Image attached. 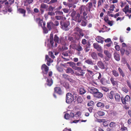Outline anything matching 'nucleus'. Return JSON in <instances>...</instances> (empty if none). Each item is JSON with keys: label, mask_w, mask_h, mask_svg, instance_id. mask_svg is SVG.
<instances>
[{"label": "nucleus", "mask_w": 131, "mask_h": 131, "mask_svg": "<svg viewBox=\"0 0 131 131\" xmlns=\"http://www.w3.org/2000/svg\"><path fill=\"white\" fill-rule=\"evenodd\" d=\"M104 20L105 21V22L107 23L110 20H109L108 17V16L105 17L104 18Z\"/></svg>", "instance_id": "338daca9"}, {"label": "nucleus", "mask_w": 131, "mask_h": 131, "mask_svg": "<svg viewBox=\"0 0 131 131\" xmlns=\"http://www.w3.org/2000/svg\"><path fill=\"white\" fill-rule=\"evenodd\" d=\"M111 8L109 9L110 11H113L114 10V9L115 8V6L114 4L110 6Z\"/></svg>", "instance_id": "bf43d9fd"}, {"label": "nucleus", "mask_w": 131, "mask_h": 131, "mask_svg": "<svg viewBox=\"0 0 131 131\" xmlns=\"http://www.w3.org/2000/svg\"><path fill=\"white\" fill-rule=\"evenodd\" d=\"M82 43L83 45L87 44V40L85 39H82Z\"/></svg>", "instance_id": "0e129e2a"}, {"label": "nucleus", "mask_w": 131, "mask_h": 131, "mask_svg": "<svg viewBox=\"0 0 131 131\" xmlns=\"http://www.w3.org/2000/svg\"><path fill=\"white\" fill-rule=\"evenodd\" d=\"M118 70L120 75L123 77H124L125 76V74L123 70L120 67L118 68Z\"/></svg>", "instance_id": "c85d7f7f"}, {"label": "nucleus", "mask_w": 131, "mask_h": 131, "mask_svg": "<svg viewBox=\"0 0 131 131\" xmlns=\"http://www.w3.org/2000/svg\"><path fill=\"white\" fill-rule=\"evenodd\" d=\"M96 106L98 107L102 108L104 107L105 105L104 103L99 102L97 103Z\"/></svg>", "instance_id": "c756f323"}, {"label": "nucleus", "mask_w": 131, "mask_h": 131, "mask_svg": "<svg viewBox=\"0 0 131 131\" xmlns=\"http://www.w3.org/2000/svg\"><path fill=\"white\" fill-rule=\"evenodd\" d=\"M47 85L49 86H51L53 83V81L51 79H50L49 77L47 79Z\"/></svg>", "instance_id": "cd10ccee"}, {"label": "nucleus", "mask_w": 131, "mask_h": 131, "mask_svg": "<svg viewBox=\"0 0 131 131\" xmlns=\"http://www.w3.org/2000/svg\"><path fill=\"white\" fill-rule=\"evenodd\" d=\"M104 53L107 57L109 58H111L112 57L111 54L108 50H104Z\"/></svg>", "instance_id": "a878e982"}, {"label": "nucleus", "mask_w": 131, "mask_h": 131, "mask_svg": "<svg viewBox=\"0 0 131 131\" xmlns=\"http://www.w3.org/2000/svg\"><path fill=\"white\" fill-rule=\"evenodd\" d=\"M49 54L50 56L52 58H55V56H54L52 52H49Z\"/></svg>", "instance_id": "4d7b16f0"}, {"label": "nucleus", "mask_w": 131, "mask_h": 131, "mask_svg": "<svg viewBox=\"0 0 131 131\" xmlns=\"http://www.w3.org/2000/svg\"><path fill=\"white\" fill-rule=\"evenodd\" d=\"M104 39V38L100 36H97L95 38V40L97 41L99 43H100L102 44L103 43Z\"/></svg>", "instance_id": "ddd939ff"}, {"label": "nucleus", "mask_w": 131, "mask_h": 131, "mask_svg": "<svg viewBox=\"0 0 131 131\" xmlns=\"http://www.w3.org/2000/svg\"><path fill=\"white\" fill-rule=\"evenodd\" d=\"M85 73L83 70L81 69V70H80L76 72L75 73V74L77 76H79L83 78Z\"/></svg>", "instance_id": "0eeeda50"}, {"label": "nucleus", "mask_w": 131, "mask_h": 131, "mask_svg": "<svg viewBox=\"0 0 131 131\" xmlns=\"http://www.w3.org/2000/svg\"><path fill=\"white\" fill-rule=\"evenodd\" d=\"M100 82L101 84L104 85H105L107 84L110 83L109 81L106 79L104 78H102L100 80Z\"/></svg>", "instance_id": "2eb2a0df"}, {"label": "nucleus", "mask_w": 131, "mask_h": 131, "mask_svg": "<svg viewBox=\"0 0 131 131\" xmlns=\"http://www.w3.org/2000/svg\"><path fill=\"white\" fill-rule=\"evenodd\" d=\"M115 98L116 101L117 102L120 101L121 99L120 95L117 93H116L115 94Z\"/></svg>", "instance_id": "393cba45"}, {"label": "nucleus", "mask_w": 131, "mask_h": 131, "mask_svg": "<svg viewBox=\"0 0 131 131\" xmlns=\"http://www.w3.org/2000/svg\"><path fill=\"white\" fill-rule=\"evenodd\" d=\"M88 5V10L89 12H90L91 11V9L93 6L92 3V2H89L86 5L87 6Z\"/></svg>", "instance_id": "f704fd0d"}, {"label": "nucleus", "mask_w": 131, "mask_h": 131, "mask_svg": "<svg viewBox=\"0 0 131 131\" xmlns=\"http://www.w3.org/2000/svg\"><path fill=\"white\" fill-rule=\"evenodd\" d=\"M74 100V96L70 93H67L66 95V102L69 104L71 103Z\"/></svg>", "instance_id": "7ed1b4c3"}, {"label": "nucleus", "mask_w": 131, "mask_h": 131, "mask_svg": "<svg viewBox=\"0 0 131 131\" xmlns=\"http://www.w3.org/2000/svg\"><path fill=\"white\" fill-rule=\"evenodd\" d=\"M49 40L52 47L53 46L54 41L55 42V47H57V43H60L63 45L61 48V50L63 51L66 50V43L65 41H64L63 38L61 37L59 40L57 35L56 34L54 36V39L53 40V34L52 33H51L50 35Z\"/></svg>", "instance_id": "f257e3e1"}, {"label": "nucleus", "mask_w": 131, "mask_h": 131, "mask_svg": "<svg viewBox=\"0 0 131 131\" xmlns=\"http://www.w3.org/2000/svg\"><path fill=\"white\" fill-rule=\"evenodd\" d=\"M86 90L84 87H80L79 88V93L80 95L84 94L86 92Z\"/></svg>", "instance_id": "412c9836"}, {"label": "nucleus", "mask_w": 131, "mask_h": 131, "mask_svg": "<svg viewBox=\"0 0 131 131\" xmlns=\"http://www.w3.org/2000/svg\"><path fill=\"white\" fill-rule=\"evenodd\" d=\"M130 97L128 95H126L125 97L122 96L121 97V100L123 104H127V102H129L130 101Z\"/></svg>", "instance_id": "39448f33"}, {"label": "nucleus", "mask_w": 131, "mask_h": 131, "mask_svg": "<svg viewBox=\"0 0 131 131\" xmlns=\"http://www.w3.org/2000/svg\"><path fill=\"white\" fill-rule=\"evenodd\" d=\"M48 5L44 4H42L41 5L40 7L43 9H46L48 7Z\"/></svg>", "instance_id": "37998d69"}, {"label": "nucleus", "mask_w": 131, "mask_h": 131, "mask_svg": "<svg viewBox=\"0 0 131 131\" xmlns=\"http://www.w3.org/2000/svg\"><path fill=\"white\" fill-rule=\"evenodd\" d=\"M66 72L67 73L72 74L74 73V71L71 68H68L66 70Z\"/></svg>", "instance_id": "c9c22d12"}, {"label": "nucleus", "mask_w": 131, "mask_h": 131, "mask_svg": "<svg viewBox=\"0 0 131 131\" xmlns=\"http://www.w3.org/2000/svg\"><path fill=\"white\" fill-rule=\"evenodd\" d=\"M84 10V9L83 10V15L84 17L83 18L84 20H86V18L85 17V16L87 15L88 11L87 10H86V11H85Z\"/></svg>", "instance_id": "58836bf2"}, {"label": "nucleus", "mask_w": 131, "mask_h": 131, "mask_svg": "<svg viewBox=\"0 0 131 131\" xmlns=\"http://www.w3.org/2000/svg\"><path fill=\"white\" fill-rule=\"evenodd\" d=\"M106 130L107 131H116V129H115L114 128H112L111 127L107 128Z\"/></svg>", "instance_id": "603ef678"}, {"label": "nucleus", "mask_w": 131, "mask_h": 131, "mask_svg": "<svg viewBox=\"0 0 131 131\" xmlns=\"http://www.w3.org/2000/svg\"><path fill=\"white\" fill-rule=\"evenodd\" d=\"M54 92L59 95L62 94V91L61 88L59 87H56L54 88Z\"/></svg>", "instance_id": "f3484780"}, {"label": "nucleus", "mask_w": 131, "mask_h": 131, "mask_svg": "<svg viewBox=\"0 0 131 131\" xmlns=\"http://www.w3.org/2000/svg\"><path fill=\"white\" fill-rule=\"evenodd\" d=\"M60 24L62 26V28L63 29H66V23L62 22L60 23Z\"/></svg>", "instance_id": "13d9d810"}, {"label": "nucleus", "mask_w": 131, "mask_h": 131, "mask_svg": "<svg viewBox=\"0 0 131 131\" xmlns=\"http://www.w3.org/2000/svg\"><path fill=\"white\" fill-rule=\"evenodd\" d=\"M94 104V102L92 101H89L87 104V105L89 106H93Z\"/></svg>", "instance_id": "49530a36"}, {"label": "nucleus", "mask_w": 131, "mask_h": 131, "mask_svg": "<svg viewBox=\"0 0 131 131\" xmlns=\"http://www.w3.org/2000/svg\"><path fill=\"white\" fill-rule=\"evenodd\" d=\"M97 65L99 68L101 69H105V64L101 61H98Z\"/></svg>", "instance_id": "9b49d317"}, {"label": "nucleus", "mask_w": 131, "mask_h": 131, "mask_svg": "<svg viewBox=\"0 0 131 131\" xmlns=\"http://www.w3.org/2000/svg\"><path fill=\"white\" fill-rule=\"evenodd\" d=\"M90 43L88 41L86 45L84 47V50L86 52H87L90 50Z\"/></svg>", "instance_id": "a211bd4d"}, {"label": "nucleus", "mask_w": 131, "mask_h": 131, "mask_svg": "<svg viewBox=\"0 0 131 131\" xmlns=\"http://www.w3.org/2000/svg\"><path fill=\"white\" fill-rule=\"evenodd\" d=\"M93 46L94 48L98 51L101 52L102 51L101 47L97 43H94L93 44Z\"/></svg>", "instance_id": "1a4fd4ad"}, {"label": "nucleus", "mask_w": 131, "mask_h": 131, "mask_svg": "<svg viewBox=\"0 0 131 131\" xmlns=\"http://www.w3.org/2000/svg\"><path fill=\"white\" fill-rule=\"evenodd\" d=\"M61 63L60 65L59 66L57 65L56 66V68L58 71L59 72H62L64 70H65V68H66V63L63 62L62 60H61Z\"/></svg>", "instance_id": "f03ea898"}, {"label": "nucleus", "mask_w": 131, "mask_h": 131, "mask_svg": "<svg viewBox=\"0 0 131 131\" xmlns=\"http://www.w3.org/2000/svg\"><path fill=\"white\" fill-rule=\"evenodd\" d=\"M85 62L89 65H93L94 64V63L91 59H88L85 61Z\"/></svg>", "instance_id": "7c9ffc66"}, {"label": "nucleus", "mask_w": 131, "mask_h": 131, "mask_svg": "<svg viewBox=\"0 0 131 131\" xmlns=\"http://www.w3.org/2000/svg\"><path fill=\"white\" fill-rule=\"evenodd\" d=\"M114 58L117 61H119L120 60L119 55L116 52H115L113 54Z\"/></svg>", "instance_id": "6ab92c4d"}, {"label": "nucleus", "mask_w": 131, "mask_h": 131, "mask_svg": "<svg viewBox=\"0 0 131 131\" xmlns=\"http://www.w3.org/2000/svg\"><path fill=\"white\" fill-rule=\"evenodd\" d=\"M55 13L56 15H61L63 14V12H62L58 10L56 11Z\"/></svg>", "instance_id": "e2e57ef3"}, {"label": "nucleus", "mask_w": 131, "mask_h": 131, "mask_svg": "<svg viewBox=\"0 0 131 131\" xmlns=\"http://www.w3.org/2000/svg\"><path fill=\"white\" fill-rule=\"evenodd\" d=\"M42 27L43 29V33L45 34L47 33L48 31L46 27Z\"/></svg>", "instance_id": "3c124183"}, {"label": "nucleus", "mask_w": 131, "mask_h": 131, "mask_svg": "<svg viewBox=\"0 0 131 131\" xmlns=\"http://www.w3.org/2000/svg\"><path fill=\"white\" fill-rule=\"evenodd\" d=\"M80 35L78 34L77 35L75 36V38L76 39L79 40L80 38V36L83 37L84 36V33L82 31V30H81L79 32Z\"/></svg>", "instance_id": "aec40b11"}, {"label": "nucleus", "mask_w": 131, "mask_h": 131, "mask_svg": "<svg viewBox=\"0 0 131 131\" xmlns=\"http://www.w3.org/2000/svg\"><path fill=\"white\" fill-rule=\"evenodd\" d=\"M73 80L70 78H69L68 76L66 75V81L68 82L69 81L70 82H72Z\"/></svg>", "instance_id": "052dcab7"}, {"label": "nucleus", "mask_w": 131, "mask_h": 131, "mask_svg": "<svg viewBox=\"0 0 131 131\" xmlns=\"http://www.w3.org/2000/svg\"><path fill=\"white\" fill-rule=\"evenodd\" d=\"M114 95V92L113 91H111L110 93L108 94L107 97L111 99H113V96Z\"/></svg>", "instance_id": "5701e85b"}, {"label": "nucleus", "mask_w": 131, "mask_h": 131, "mask_svg": "<svg viewBox=\"0 0 131 131\" xmlns=\"http://www.w3.org/2000/svg\"><path fill=\"white\" fill-rule=\"evenodd\" d=\"M62 55H63V56H62V57L63 59L64 60L63 61L62 59V60L63 61V62L65 63L66 60V58H65V57H66V53H62Z\"/></svg>", "instance_id": "680f3d73"}, {"label": "nucleus", "mask_w": 131, "mask_h": 131, "mask_svg": "<svg viewBox=\"0 0 131 131\" xmlns=\"http://www.w3.org/2000/svg\"><path fill=\"white\" fill-rule=\"evenodd\" d=\"M72 68L74 70H77L79 71L80 70H81V67H78L76 66H74V67Z\"/></svg>", "instance_id": "5fc2aeb1"}, {"label": "nucleus", "mask_w": 131, "mask_h": 131, "mask_svg": "<svg viewBox=\"0 0 131 131\" xmlns=\"http://www.w3.org/2000/svg\"><path fill=\"white\" fill-rule=\"evenodd\" d=\"M112 74L115 77H117L119 76L118 72L115 70H113L112 71Z\"/></svg>", "instance_id": "473e14b6"}, {"label": "nucleus", "mask_w": 131, "mask_h": 131, "mask_svg": "<svg viewBox=\"0 0 131 131\" xmlns=\"http://www.w3.org/2000/svg\"><path fill=\"white\" fill-rule=\"evenodd\" d=\"M67 64H69V66L72 67H74V66H76V64L73 62H68L67 63Z\"/></svg>", "instance_id": "ea45409f"}, {"label": "nucleus", "mask_w": 131, "mask_h": 131, "mask_svg": "<svg viewBox=\"0 0 131 131\" xmlns=\"http://www.w3.org/2000/svg\"><path fill=\"white\" fill-rule=\"evenodd\" d=\"M72 114L73 115L72 117L74 116L75 117H79L81 115V113L79 111L78 112L75 114L74 116L73 113H72Z\"/></svg>", "instance_id": "4c0bfd02"}, {"label": "nucleus", "mask_w": 131, "mask_h": 131, "mask_svg": "<svg viewBox=\"0 0 131 131\" xmlns=\"http://www.w3.org/2000/svg\"><path fill=\"white\" fill-rule=\"evenodd\" d=\"M129 8V5H126L125 6L124 8L122 10L123 12H124L125 14H126Z\"/></svg>", "instance_id": "72a5a7b5"}, {"label": "nucleus", "mask_w": 131, "mask_h": 131, "mask_svg": "<svg viewBox=\"0 0 131 131\" xmlns=\"http://www.w3.org/2000/svg\"><path fill=\"white\" fill-rule=\"evenodd\" d=\"M17 11L20 14H23V16L25 17L26 16V11L24 9L19 8H18Z\"/></svg>", "instance_id": "4468645a"}, {"label": "nucleus", "mask_w": 131, "mask_h": 131, "mask_svg": "<svg viewBox=\"0 0 131 131\" xmlns=\"http://www.w3.org/2000/svg\"><path fill=\"white\" fill-rule=\"evenodd\" d=\"M91 56L94 60H97L98 59L97 55L95 52H92L91 54Z\"/></svg>", "instance_id": "4be33fe9"}, {"label": "nucleus", "mask_w": 131, "mask_h": 131, "mask_svg": "<svg viewBox=\"0 0 131 131\" xmlns=\"http://www.w3.org/2000/svg\"><path fill=\"white\" fill-rule=\"evenodd\" d=\"M94 96L96 98L100 99L103 97V94L102 93L98 91L94 95Z\"/></svg>", "instance_id": "9d476101"}, {"label": "nucleus", "mask_w": 131, "mask_h": 131, "mask_svg": "<svg viewBox=\"0 0 131 131\" xmlns=\"http://www.w3.org/2000/svg\"><path fill=\"white\" fill-rule=\"evenodd\" d=\"M99 67L97 65H95L93 66V70L95 72H97L99 70Z\"/></svg>", "instance_id": "c03bdc74"}, {"label": "nucleus", "mask_w": 131, "mask_h": 131, "mask_svg": "<svg viewBox=\"0 0 131 131\" xmlns=\"http://www.w3.org/2000/svg\"><path fill=\"white\" fill-rule=\"evenodd\" d=\"M53 23L51 22H48L47 24V27L49 30H51V26L53 25Z\"/></svg>", "instance_id": "2f4dec72"}, {"label": "nucleus", "mask_w": 131, "mask_h": 131, "mask_svg": "<svg viewBox=\"0 0 131 131\" xmlns=\"http://www.w3.org/2000/svg\"><path fill=\"white\" fill-rule=\"evenodd\" d=\"M41 69L42 72L45 74H47L49 70V68L45 64H43L41 66Z\"/></svg>", "instance_id": "423d86ee"}, {"label": "nucleus", "mask_w": 131, "mask_h": 131, "mask_svg": "<svg viewBox=\"0 0 131 131\" xmlns=\"http://www.w3.org/2000/svg\"><path fill=\"white\" fill-rule=\"evenodd\" d=\"M76 49L78 51H80L82 50V48L81 46L80 45H79L77 46Z\"/></svg>", "instance_id": "09e8293b"}, {"label": "nucleus", "mask_w": 131, "mask_h": 131, "mask_svg": "<svg viewBox=\"0 0 131 131\" xmlns=\"http://www.w3.org/2000/svg\"><path fill=\"white\" fill-rule=\"evenodd\" d=\"M46 59L47 60V61L49 63L52 62L53 61L51 59L49 58L48 56L47 55L46 56Z\"/></svg>", "instance_id": "e433bc0d"}, {"label": "nucleus", "mask_w": 131, "mask_h": 131, "mask_svg": "<svg viewBox=\"0 0 131 131\" xmlns=\"http://www.w3.org/2000/svg\"><path fill=\"white\" fill-rule=\"evenodd\" d=\"M110 81L113 85L114 86H117L118 83L117 81L115 80L113 77H111L110 78Z\"/></svg>", "instance_id": "f8f14e48"}, {"label": "nucleus", "mask_w": 131, "mask_h": 131, "mask_svg": "<svg viewBox=\"0 0 131 131\" xmlns=\"http://www.w3.org/2000/svg\"><path fill=\"white\" fill-rule=\"evenodd\" d=\"M82 29L78 27H76L74 29V30L75 31L79 32Z\"/></svg>", "instance_id": "69168bd1"}, {"label": "nucleus", "mask_w": 131, "mask_h": 131, "mask_svg": "<svg viewBox=\"0 0 131 131\" xmlns=\"http://www.w3.org/2000/svg\"><path fill=\"white\" fill-rule=\"evenodd\" d=\"M82 17H81L79 13H77L75 16V18L76 20H78L79 23H80L82 20Z\"/></svg>", "instance_id": "b1692460"}, {"label": "nucleus", "mask_w": 131, "mask_h": 131, "mask_svg": "<svg viewBox=\"0 0 131 131\" xmlns=\"http://www.w3.org/2000/svg\"><path fill=\"white\" fill-rule=\"evenodd\" d=\"M34 0H25V3H27L28 4H31L33 2Z\"/></svg>", "instance_id": "6e6d98bb"}, {"label": "nucleus", "mask_w": 131, "mask_h": 131, "mask_svg": "<svg viewBox=\"0 0 131 131\" xmlns=\"http://www.w3.org/2000/svg\"><path fill=\"white\" fill-rule=\"evenodd\" d=\"M77 101L79 103H82L83 101L82 98L80 97H79L77 99Z\"/></svg>", "instance_id": "864d4df0"}, {"label": "nucleus", "mask_w": 131, "mask_h": 131, "mask_svg": "<svg viewBox=\"0 0 131 131\" xmlns=\"http://www.w3.org/2000/svg\"><path fill=\"white\" fill-rule=\"evenodd\" d=\"M5 7L3 8V11L7 12H12V9L11 7L9 5V4L8 2L6 1L4 3Z\"/></svg>", "instance_id": "20e7f679"}, {"label": "nucleus", "mask_w": 131, "mask_h": 131, "mask_svg": "<svg viewBox=\"0 0 131 131\" xmlns=\"http://www.w3.org/2000/svg\"><path fill=\"white\" fill-rule=\"evenodd\" d=\"M26 9L27 11L28 14H30L32 13V11L31 10V8L30 7H27Z\"/></svg>", "instance_id": "de8ad7c7"}, {"label": "nucleus", "mask_w": 131, "mask_h": 131, "mask_svg": "<svg viewBox=\"0 0 131 131\" xmlns=\"http://www.w3.org/2000/svg\"><path fill=\"white\" fill-rule=\"evenodd\" d=\"M97 113L100 116H103L105 115L104 112L102 111H99L97 112Z\"/></svg>", "instance_id": "8fccbe9b"}, {"label": "nucleus", "mask_w": 131, "mask_h": 131, "mask_svg": "<svg viewBox=\"0 0 131 131\" xmlns=\"http://www.w3.org/2000/svg\"><path fill=\"white\" fill-rule=\"evenodd\" d=\"M101 89L102 90L105 92H107L109 90V89L108 88L104 87H101Z\"/></svg>", "instance_id": "79ce46f5"}, {"label": "nucleus", "mask_w": 131, "mask_h": 131, "mask_svg": "<svg viewBox=\"0 0 131 131\" xmlns=\"http://www.w3.org/2000/svg\"><path fill=\"white\" fill-rule=\"evenodd\" d=\"M85 21L82 20L81 23V25L83 26H86L88 23V21L87 20H85Z\"/></svg>", "instance_id": "a19ab883"}, {"label": "nucleus", "mask_w": 131, "mask_h": 131, "mask_svg": "<svg viewBox=\"0 0 131 131\" xmlns=\"http://www.w3.org/2000/svg\"><path fill=\"white\" fill-rule=\"evenodd\" d=\"M86 71L88 73V74L90 75L93 76L94 75V74L92 71L88 69H87Z\"/></svg>", "instance_id": "a18cd8bd"}, {"label": "nucleus", "mask_w": 131, "mask_h": 131, "mask_svg": "<svg viewBox=\"0 0 131 131\" xmlns=\"http://www.w3.org/2000/svg\"><path fill=\"white\" fill-rule=\"evenodd\" d=\"M61 80L60 81L61 84L63 85L64 87H66V83L65 81L66 80V74H62V76L61 78Z\"/></svg>", "instance_id": "dca6fc26"}, {"label": "nucleus", "mask_w": 131, "mask_h": 131, "mask_svg": "<svg viewBox=\"0 0 131 131\" xmlns=\"http://www.w3.org/2000/svg\"><path fill=\"white\" fill-rule=\"evenodd\" d=\"M103 125L104 127L107 126L108 125L107 122L106 121H103Z\"/></svg>", "instance_id": "774afa93"}, {"label": "nucleus", "mask_w": 131, "mask_h": 131, "mask_svg": "<svg viewBox=\"0 0 131 131\" xmlns=\"http://www.w3.org/2000/svg\"><path fill=\"white\" fill-rule=\"evenodd\" d=\"M88 91L94 95L99 90L96 88L91 87L89 88Z\"/></svg>", "instance_id": "6e6552de"}, {"label": "nucleus", "mask_w": 131, "mask_h": 131, "mask_svg": "<svg viewBox=\"0 0 131 131\" xmlns=\"http://www.w3.org/2000/svg\"><path fill=\"white\" fill-rule=\"evenodd\" d=\"M117 124L116 123L114 122H111L109 124V126L111 128H114L116 129Z\"/></svg>", "instance_id": "bb28decb"}]
</instances>
